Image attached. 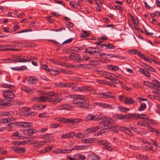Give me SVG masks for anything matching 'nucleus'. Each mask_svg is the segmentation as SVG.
I'll use <instances>...</instances> for the list:
<instances>
[{"mask_svg":"<svg viewBox=\"0 0 160 160\" xmlns=\"http://www.w3.org/2000/svg\"><path fill=\"white\" fill-rule=\"evenodd\" d=\"M111 119H107L103 121L99 122V125L97 127H92L87 129L89 133L94 132L99 129H102L97 134L98 135L103 133L110 132V130L113 129L114 126L112 125Z\"/></svg>","mask_w":160,"mask_h":160,"instance_id":"1","label":"nucleus"},{"mask_svg":"<svg viewBox=\"0 0 160 160\" xmlns=\"http://www.w3.org/2000/svg\"><path fill=\"white\" fill-rule=\"evenodd\" d=\"M73 102V103L75 104L77 107L81 108L89 109L92 108L93 107L92 105H88L84 101L82 102L78 101L76 98L74 99Z\"/></svg>","mask_w":160,"mask_h":160,"instance_id":"2","label":"nucleus"},{"mask_svg":"<svg viewBox=\"0 0 160 160\" xmlns=\"http://www.w3.org/2000/svg\"><path fill=\"white\" fill-rule=\"evenodd\" d=\"M82 122V120L81 119L75 118L71 119V118H63V122L64 123H69L74 124Z\"/></svg>","mask_w":160,"mask_h":160,"instance_id":"3","label":"nucleus"},{"mask_svg":"<svg viewBox=\"0 0 160 160\" xmlns=\"http://www.w3.org/2000/svg\"><path fill=\"white\" fill-rule=\"evenodd\" d=\"M144 116V114H135L133 113L128 114L127 115V118H131L132 119H137L138 118L143 119L146 118L142 116Z\"/></svg>","mask_w":160,"mask_h":160,"instance_id":"4","label":"nucleus"},{"mask_svg":"<svg viewBox=\"0 0 160 160\" xmlns=\"http://www.w3.org/2000/svg\"><path fill=\"white\" fill-rule=\"evenodd\" d=\"M69 58L71 59H73L77 62H80L83 61V59L80 58V56L78 53H72L69 56Z\"/></svg>","mask_w":160,"mask_h":160,"instance_id":"5","label":"nucleus"},{"mask_svg":"<svg viewBox=\"0 0 160 160\" xmlns=\"http://www.w3.org/2000/svg\"><path fill=\"white\" fill-rule=\"evenodd\" d=\"M28 58L26 56H20L17 59L12 60V62L14 63L17 62H27L29 61V60L27 59Z\"/></svg>","mask_w":160,"mask_h":160,"instance_id":"6","label":"nucleus"},{"mask_svg":"<svg viewBox=\"0 0 160 160\" xmlns=\"http://www.w3.org/2000/svg\"><path fill=\"white\" fill-rule=\"evenodd\" d=\"M21 51L20 49H13L12 48H7L6 45H0V51Z\"/></svg>","mask_w":160,"mask_h":160,"instance_id":"7","label":"nucleus"},{"mask_svg":"<svg viewBox=\"0 0 160 160\" xmlns=\"http://www.w3.org/2000/svg\"><path fill=\"white\" fill-rule=\"evenodd\" d=\"M3 95L6 98L12 99L15 97V95L14 93L12 92L10 90H8L5 91L3 93Z\"/></svg>","mask_w":160,"mask_h":160,"instance_id":"8","label":"nucleus"},{"mask_svg":"<svg viewBox=\"0 0 160 160\" xmlns=\"http://www.w3.org/2000/svg\"><path fill=\"white\" fill-rule=\"evenodd\" d=\"M11 148L12 150H13L15 152H16L18 153H22L25 152L26 151L25 148L12 147H11Z\"/></svg>","mask_w":160,"mask_h":160,"instance_id":"9","label":"nucleus"},{"mask_svg":"<svg viewBox=\"0 0 160 160\" xmlns=\"http://www.w3.org/2000/svg\"><path fill=\"white\" fill-rule=\"evenodd\" d=\"M73 86L71 89V91L72 92H80L86 90V88H84L83 87H77V85L74 84Z\"/></svg>","mask_w":160,"mask_h":160,"instance_id":"10","label":"nucleus"},{"mask_svg":"<svg viewBox=\"0 0 160 160\" xmlns=\"http://www.w3.org/2000/svg\"><path fill=\"white\" fill-rule=\"evenodd\" d=\"M144 29L145 31V33L148 36L152 35L154 34L153 31H155L151 27L149 26H147L145 27H144Z\"/></svg>","mask_w":160,"mask_h":160,"instance_id":"11","label":"nucleus"},{"mask_svg":"<svg viewBox=\"0 0 160 160\" xmlns=\"http://www.w3.org/2000/svg\"><path fill=\"white\" fill-rule=\"evenodd\" d=\"M102 94L104 98H110L115 99V96L112 92H102Z\"/></svg>","mask_w":160,"mask_h":160,"instance_id":"12","label":"nucleus"},{"mask_svg":"<svg viewBox=\"0 0 160 160\" xmlns=\"http://www.w3.org/2000/svg\"><path fill=\"white\" fill-rule=\"evenodd\" d=\"M27 81L29 84H33L38 82V79L35 77L29 76L28 77Z\"/></svg>","mask_w":160,"mask_h":160,"instance_id":"13","label":"nucleus"},{"mask_svg":"<svg viewBox=\"0 0 160 160\" xmlns=\"http://www.w3.org/2000/svg\"><path fill=\"white\" fill-rule=\"evenodd\" d=\"M103 46H104L105 48V49H115V46L111 44L110 43H108V44H102L100 47L99 48L100 49H102Z\"/></svg>","mask_w":160,"mask_h":160,"instance_id":"14","label":"nucleus"},{"mask_svg":"<svg viewBox=\"0 0 160 160\" xmlns=\"http://www.w3.org/2000/svg\"><path fill=\"white\" fill-rule=\"evenodd\" d=\"M72 150H78L77 146H75L71 149H64L61 150V153H68L70 152Z\"/></svg>","mask_w":160,"mask_h":160,"instance_id":"15","label":"nucleus"},{"mask_svg":"<svg viewBox=\"0 0 160 160\" xmlns=\"http://www.w3.org/2000/svg\"><path fill=\"white\" fill-rule=\"evenodd\" d=\"M74 136L73 132H70L63 134L61 137L64 138H73Z\"/></svg>","mask_w":160,"mask_h":160,"instance_id":"16","label":"nucleus"},{"mask_svg":"<svg viewBox=\"0 0 160 160\" xmlns=\"http://www.w3.org/2000/svg\"><path fill=\"white\" fill-rule=\"evenodd\" d=\"M138 71L147 77H150V74L149 72L146 70L142 68H140Z\"/></svg>","mask_w":160,"mask_h":160,"instance_id":"17","label":"nucleus"},{"mask_svg":"<svg viewBox=\"0 0 160 160\" xmlns=\"http://www.w3.org/2000/svg\"><path fill=\"white\" fill-rule=\"evenodd\" d=\"M99 144L103 145V148L105 149L109 150L110 148L109 146V143L108 142L104 141H99Z\"/></svg>","mask_w":160,"mask_h":160,"instance_id":"18","label":"nucleus"},{"mask_svg":"<svg viewBox=\"0 0 160 160\" xmlns=\"http://www.w3.org/2000/svg\"><path fill=\"white\" fill-rule=\"evenodd\" d=\"M52 100V98L51 97H48V96H42L39 97V101L43 102L48 101L50 102Z\"/></svg>","mask_w":160,"mask_h":160,"instance_id":"19","label":"nucleus"},{"mask_svg":"<svg viewBox=\"0 0 160 160\" xmlns=\"http://www.w3.org/2000/svg\"><path fill=\"white\" fill-rule=\"evenodd\" d=\"M88 158L90 160H100V157L94 154L89 155Z\"/></svg>","mask_w":160,"mask_h":160,"instance_id":"20","label":"nucleus"},{"mask_svg":"<svg viewBox=\"0 0 160 160\" xmlns=\"http://www.w3.org/2000/svg\"><path fill=\"white\" fill-rule=\"evenodd\" d=\"M124 102L127 104L131 105L133 104L134 102V100L131 98H126L124 99Z\"/></svg>","mask_w":160,"mask_h":160,"instance_id":"21","label":"nucleus"},{"mask_svg":"<svg viewBox=\"0 0 160 160\" xmlns=\"http://www.w3.org/2000/svg\"><path fill=\"white\" fill-rule=\"evenodd\" d=\"M21 89L23 91L29 93H31L33 92V91L35 90L34 89H31L25 86H23L22 87Z\"/></svg>","mask_w":160,"mask_h":160,"instance_id":"22","label":"nucleus"},{"mask_svg":"<svg viewBox=\"0 0 160 160\" xmlns=\"http://www.w3.org/2000/svg\"><path fill=\"white\" fill-rule=\"evenodd\" d=\"M92 121H98L103 118V117L102 115H92Z\"/></svg>","mask_w":160,"mask_h":160,"instance_id":"23","label":"nucleus"},{"mask_svg":"<svg viewBox=\"0 0 160 160\" xmlns=\"http://www.w3.org/2000/svg\"><path fill=\"white\" fill-rule=\"evenodd\" d=\"M10 43L13 44V47H21L23 45L22 43L19 42L18 41H12Z\"/></svg>","mask_w":160,"mask_h":160,"instance_id":"24","label":"nucleus"},{"mask_svg":"<svg viewBox=\"0 0 160 160\" xmlns=\"http://www.w3.org/2000/svg\"><path fill=\"white\" fill-rule=\"evenodd\" d=\"M82 31L83 33H81V38H85L86 37L90 36L91 34L90 33H89L88 32L85 31L83 29H82Z\"/></svg>","mask_w":160,"mask_h":160,"instance_id":"25","label":"nucleus"},{"mask_svg":"<svg viewBox=\"0 0 160 160\" xmlns=\"http://www.w3.org/2000/svg\"><path fill=\"white\" fill-rule=\"evenodd\" d=\"M63 99L62 98H55L52 99V102L54 104H56L57 103L60 102Z\"/></svg>","mask_w":160,"mask_h":160,"instance_id":"26","label":"nucleus"},{"mask_svg":"<svg viewBox=\"0 0 160 160\" xmlns=\"http://www.w3.org/2000/svg\"><path fill=\"white\" fill-rule=\"evenodd\" d=\"M81 141L82 142L85 143H92L94 140V138H88L83 139V140L81 139Z\"/></svg>","mask_w":160,"mask_h":160,"instance_id":"27","label":"nucleus"},{"mask_svg":"<svg viewBox=\"0 0 160 160\" xmlns=\"http://www.w3.org/2000/svg\"><path fill=\"white\" fill-rule=\"evenodd\" d=\"M139 56L144 60L150 63H151V62L150 61V58H148V56H147V58L145 57L143 54L140 53L139 54Z\"/></svg>","mask_w":160,"mask_h":160,"instance_id":"28","label":"nucleus"},{"mask_svg":"<svg viewBox=\"0 0 160 160\" xmlns=\"http://www.w3.org/2000/svg\"><path fill=\"white\" fill-rule=\"evenodd\" d=\"M127 115H122L121 114H117L114 115L115 118L117 119H123L126 118Z\"/></svg>","mask_w":160,"mask_h":160,"instance_id":"29","label":"nucleus"},{"mask_svg":"<svg viewBox=\"0 0 160 160\" xmlns=\"http://www.w3.org/2000/svg\"><path fill=\"white\" fill-rule=\"evenodd\" d=\"M11 69H12L17 70V71H19V70H24L27 69V67L25 66H22L20 68H19L18 67H14V68H11Z\"/></svg>","mask_w":160,"mask_h":160,"instance_id":"30","label":"nucleus"},{"mask_svg":"<svg viewBox=\"0 0 160 160\" xmlns=\"http://www.w3.org/2000/svg\"><path fill=\"white\" fill-rule=\"evenodd\" d=\"M48 70L51 74L53 75H56L59 73V71L57 70H53L52 68H50L49 70Z\"/></svg>","mask_w":160,"mask_h":160,"instance_id":"31","label":"nucleus"},{"mask_svg":"<svg viewBox=\"0 0 160 160\" xmlns=\"http://www.w3.org/2000/svg\"><path fill=\"white\" fill-rule=\"evenodd\" d=\"M37 114V112H29L28 113H26L24 115L25 117H30L32 116L36 115Z\"/></svg>","mask_w":160,"mask_h":160,"instance_id":"32","label":"nucleus"},{"mask_svg":"<svg viewBox=\"0 0 160 160\" xmlns=\"http://www.w3.org/2000/svg\"><path fill=\"white\" fill-rule=\"evenodd\" d=\"M90 47L88 48H86L85 49V52L89 53L90 54H92V55H94V53H97V52H98V51H91L90 50Z\"/></svg>","mask_w":160,"mask_h":160,"instance_id":"33","label":"nucleus"},{"mask_svg":"<svg viewBox=\"0 0 160 160\" xmlns=\"http://www.w3.org/2000/svg\"><path fill=\"white\" fill-rule=\"evenodd\" d=\"M55 86L57 87L65 88V83L59 82L55 84Z\"/></svg>","mask_w":160,"mask_h":160,"instance_id":"34","label":"nucleus"},{"mask_svg":"<svg viewBox=\"0 0 160 160\" xmlns=\"http://www.w3.org/2000/svg\"><path fill=\"white\" fill-rule=\"evenodd\" d=\"M129 52L131 54H132V53H133L134 54H138V56H139V53H141V52H139L138 50H135V49H131V50H130L129 51Z\"/></svg>","mask_w":160,"mask_h":160,"instance_id":"35","label":"nucleus"},{"mask_svg":"<svg viewBox=\"0 0 160 160\" xmlns=\"http://www.w3.org/2000/svg\"><path fill=\"white\" fill-rule=\"evenodd\" d=\"M146 108V105L144 103H142L140 105V106L139 108V110L140 111L143 110Z\"/></svg>","mask_w":160,"mask_h":160,"instance_id":"36","label":"nucleus"},{"mask_svg":"<svg viewBox=\"0 0 160 160\" xmlns=\"http://www.w3.org/2000/svg\"><path fill=\"white\" fill-rule=\"evenodd\" d=\"M108 68L111 70L114 71H118L119 70L118 67L113 65H110L109 66Z\"/></svg>","mask_w":160,"mask_h":160,"instance_id":"37","label":"nucleus"},{"mask_svg":"<svg viewBox=\"0 0 160 160\" xmlns=\"http://www.w3.org/2000/svg\"><path fill=\"white\" fill-rule=\"evenodd\" d=\"M2 86L3 88H10L12 87H14V86L13 85H9L8 84L4 83H3L2 84Z\"/></svg>","mask_w":160,"mask_h":160,"instance_id":"38","label":"nucleus"},{"mask_svg":"<svg viewBox=\"0 0 160 160\" xmlns=\"http://www.w3.org/2000/svg\"><path fill=\"white\" fill-rule=\"evenodd\" d=\"M92 115L91 114H89L86 118L85 120L86 121H92Z\"/></svg>","mask_w":160,"mask_h":160,"instance_id":"39","label":"nucleus"},{"mask_svg":"<svg viewBox=\"0 0 160 160\" xmlns=\"http://www.w3.org/2000/svg\"><path fill=\"white\" fill-rule=\"evenodd\" d=\"M28 133L30 134H34L37 132V131L35 129H29L28 130Z\"/></svg>","mask_w":160,"mask_h":160,"instance_id":"40","label":"nucleus"},{"mask_svg":"<svg viewBox=\"0 0 160 160\" xmlns=\"http://www.w3.org/2000/svg\"><path fill=\"white\" fill-rule=\"evenodd\" d=\"M74 84L72 82L65 83V87L72 88Z\"/></svg>","mask_w":160,"mask_h":160,"instance_id":"41","label":"nucleus"},{"mask_svg":"<svg viewBox=\"0 0 160 160\" xmlns=\"http://www.w3.org/2000/svg\"><path fill=\"white\" fill-rule=\"evenodd\" d=\"M152 81L154 82L153 84L155 87L156 86L160 88V82H159L155 79L153 80Z\"/></svg>","mask_w":160,"mask_h":160,"instance_id":"42","label":"nucleus"},{"mask_svg":"<svg viewBox=\"0 0 160 160\" xmlns=\"http://www.w3.org/2000/svg\"><path fill=\"white\" fill-rule=\"evenodd\" d=\"M31 140H28V141H24L23 142H18L17 141V142H15V143H13V144H15L22 145V144H24V143H26V142H30L31 143Z\"/></svg>","mask_w":160,"mask_h":160,"instance_id":"43","label":"nucleus"},{"mask_svg":"<svg viewBox=\"0 0 160 160\" xmlns=\"http://www.w3.org/2000/svg\"><path fill=\"white\" fill-rule=\"evenodd\" d=\"M75 98L77 99L78 101H79V100H83L84 98L83 96L77 95L76 96Z\"/></svg>","mask_w":160,"mask_h":160,"instance_id":"44","label":"nucleus"},{"mask_svg":"<svg viewBox=\"0 0 160 160\" xmlns=\"http://www.w3.org/2000/svg\"><path fill=\"white\" fill-rule=\"evenodd\" d=\"M23 127L26 128L31 126L32 125V123L31 122H23Z\"/></svg>","mask_w":160,"mask_h":160,"instance_id":"45","label":"nucleus"},{"mask_svg":"<svg viewBox=\"0 0 160 160\" xmlns=\"http://www.w3.org/2000/svg\"><path fill=\"white\" fill-rule=\"evenodd\" d=\"M104 82H104V83L112 87H115L116 86L115 84L111 82H110L107 81H104Z\"/></svg>","mask_w":160,"mask_h":160,"instance_id":"46","label":"nucleus"},{"mask_svg":"<svg viewBox=\"0 0 160 160\" xmlns=\"http://www.w3.org/2000/svg\"><path fill=\"white\" fill-rule=\"evenodd\" d=\"M96 104L97 105L100 106L104 108H105L106 107V104L105 103H104L103 102H97V103H96Z\"/></svg>","mask_w":160,"mask_h":160,"instance_id":"47","label":"nucleus"},{"mask_svg":"<svg viewBox=\"0 0 160 160\" xmlns=\"http://www.w3.org/2000/svg\"><path fill=\"white\" fill-rule=\"evenodd\" d=\"M60 71L62 72L65 73H67L69 74H72V71L67 70L63 69L60 70Z\"/></svg>","mask_w":160,"mask_h":160,"instance_id":"48","label":"nucleus"},{"mask_svg":"<svg viewBox=\"0 0 160 160\" xmlns=\"http://www.w3.org/2000/svg\"><path fill=\"white\" fill-rule=\"evenodd\" d=\"M151 131L152 132L156 133L157 134L158 136H159V132L158 130V129L151 127Z\"/></svg>","mask_w":160,"mask_h":160,"instance_id":"49","label":"nucleus"},{"mask_svg":"<svg viewBox=\"0 0 160 160\" xmlns=\"http://www.w3.org/2000/svg\"><path fill=\"white\" fill-rule=\"evenodd\" d=\"M8 104V103H5L0 98V105L5 106H7Z\"/></svg>","mask_w":160,"mask_h":160,"instance_id":"50","label":"nucleus"},{"mask_svg":"<svg viewBox=\"0 0 160 160\" xmlns=\"http://www.w3.org/2000/svg\"><path fill=\"white\" fill-rule=\"evenodd\" d=\"M9 114L11 115L8 112H1L0 113V117L8 116Z\"/></svg>","mask_w":160,"mask_h":160,"instance_id":"51","label":"nucleus"},{"mask_svg":"<svg viewBox=\"0 0 160 160\" xmlns=\"http://www.w3.org/2000/svg\"><path fill=\"white\" fill-rule=\"evenodd\" d=\"M119 109L122 112H124L125 111L129 110V109L127 108H125L123 107H119Z\"/></svg>","mask_w":160,"mask_h":160,"instance_id":"52","label":"nucleus"},{"mask_svg":"<svg viewBox=\"0 0 160 160\" xmlns=\"http://www.w3.org/2000/svg\"><path fill=\"white\" fill-rule=\"evenodd\" d=\"M11 121V120L9 118H7L6 119H3L2 121V122L4 123H6L9 122Z\"/></svg>","mask_w":160,"mask_h":160,"instance_id":"53","label":"nucleus"},{"mask_svg":"<svg viewBox=\"0 0 160 160\" xmlns=\"http://www.w3.org/2000/svg\"><path fill=\"white\" fill-rule=\"evenodd\" d=\"M74 136L76 137V138H82L83 137V135L81 133H77L76 134H74Z\"/></svg>","mask_w":160,"mask_h":160,"instance_id":"54","label":"nucleus"},{"mask_svg":"<svg viewBox=\"0 0 160 160\" xmlns=\"http://www.w3.org/2000/svg\"><path fill=\"white\" fill-rule=\"evenodd\" d=\"M147 69L148 70L151 71L152 72H156V70L154 68H153L151 66H149L148 65V67H147Z\"/></svg>","mask_w":160,"mask_h":160,"instance_id":"55","label":"nucleus"},{"mask_svg":"<svg viewBox=\"0 0 160 160\" xmlns=\"http://www.w3.org/2000/svg\"><path fill=\"white\" fill-rule=\"evenodd\" d=\"M79 67L83 68H88V65L87 64H80L79 65Z\"/></svg>","mask_w":160,"mask_h":160,"instance_id":"56","label":"nucleus"},{"mask_svg":"<svg viewBox=\"0 0 160 160\" xmlns=\"http://www.w3.org/2000/svg\"><path fill=\"white\" fill-rule=\"evenodd\" d=\"M130 128L134 132L138 133H140V131L137 128L132 127H130Z\"/></svg>","mask_w":160,"mask_h":160,"instance_id":"57","label":"nucleus"},{"mask_svg":"<svg viewBox=\"0 0 160 160\" xmlns=\"http://www.w3.org/2000/svg\"><path fill=\"white\" fill-rule=\"evenodd\" d=\"M150 84H151V82H150L149 81H144L143 82V85L148 87H149Z\"/></svg>","mask_w":160,"mask_h":160,"instance_id":"58","label":"nucleus"},{"mask_svg":"<svg viewBox=\"0 0 160 160\" xmlns=\"http://www.w3.org/2000/svg\"><path fill=\"white\" fill-rule=\"evenodd\" d=\"M32 31V30L30 29H26L25 30H22L18 32H17V33H22V32L31 31Z\"/></svg>","mask_w":160,"mask_h":160,"instance_id":"59","label":"nucleus"},{"mask_svg":"<svg viewBox=\"0 0 160 160\" xmlns=\"http://www.w3.org/2000/svg\"><path fill=\"white\" fill-rule=\"evenodd\" d=\"M8 126L10 127H14L15 126H16V122H11L9 123L8 124Z\"/></svg>","mask_w":160,"mask_h":160,"instance_id":"60","label":"nucleus"},{"mask_svg":"<svg viewBox=\"0 0 160 160\" xmlns=\"http://www.w3.org/2000/svg\"><path fill=\"white\" fill-rule=\"evenodd\" d=\"M46 106V105H43L42 104L40 105H37L38 110H41L44 108Z\"/></svg>","mask_w":160,"mask_h":160,"instance_id":"61","label":"nucleus"},{"mask_svg":"<svg viewBox=\"0 0 160 160\" xmlns=\"http://www.w3.org/2000/svg\"><path fill=\"white\" fill-rule=\"evenodd\" d=\"M49 148L48 147H46L45 149L42 150L41 152L42 153H44L49 151L50 150H49Z\"/></svg>","mask_w":160,"mask_h":160,"instance_id":"62","label":"nucleus"},{"mask_svg":"<svg viewBox=\"0 0 160 160\" xmlns=\"http://www.w3.org/2000/svg\"><path fill=\"white\" fill-rule=\"evenodd\" d=\"M47 95H49L48 97H51V96H54L55 95L54 93L53 92H47Z\"/></svg>","mask_w":160,"mask_h":160,"instance_id":"63","label":"nucleus"},{"mask_svg":"<svg viewBox=\"0 0 160 160\" xmlns=\"http://www.w3.org/2000/svg\"><path fill=\"white\" fill-rule=\"evenodd\" d=\"M3 30H4V31L6 32H12V31H11V30L9 28H3Z\"/></svg>","mask_w":160,"mask_h":160,"instance_id":"64","label":"nucleus"}]
</instances>
